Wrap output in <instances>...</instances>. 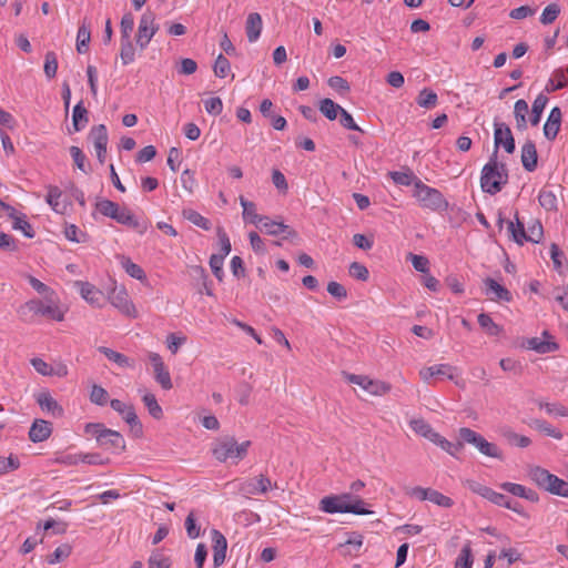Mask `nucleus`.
Returning <instances> with one entry per match:
<instances>
[{
  "label": "nucleus",
  "mask_w": 568,
  "mask_h": 568,
  "mask_svg": "<svg viewBox=\"0 0 568 568\" xmlns=\"http://www.w3.org/2000/svg\"><path fill=\"white\" fill-rule=\"evenodd\" d=\"M366 503L352 493L328 495L320 500V510L326 514H354L369 515L373 511L366 507Z\"/></svg>",
  "instance_id": "obj_1"
},
{
  "label": "nucleus",
  "mask_w": 568,
  "mask_h": 568,
  "mask_svg": "<svg viewBox=\"0 0 568 568\" xmlns=\"http://www.w3.org/2000/svg\"><path fill=\"white\" fill-rule=\"evenodd\" d=\"M508 183V170L505 163L497 161V151H494L489 161L481 169V190L490 195L501 191Z\"/></svg>",
  "instance_id": "obj_2"
},
{
  "label": "nucleus",
  "mask_w": 568,
  "mask_h": 568,
  "mask_svg": "<svg viewBox=\"0 0 568 568\" xmlns=\"http://www.w3.org/2000/svg\"><path fill=\"white\" fill-rule=\"evenodd\" d=\"M84 433L95 438L98 445L104 449L120 454L125 449L123 436L113 429L106 428L102 423H88Z\"/></svg>",
  "instance_id": "obj_3"
},
{
  "label": "nucleus",
  "mask_w": 568,
  "mask_h": 568,
  "mask_svg": "<svg viewBox=\"0 0 568 568\" xmlns=\"http://www.w3.org/2000/svg\"><path fill=\"white\" fill-rule=\"evenodd\" d=\"M528 477L545 491L552 495L568 497V481L549 473L540 466H531L528 469Z\"/></svg>",
  "instance_id": "obj_4"
},
{
  "label": "nucleus",
  "mask_w": 568,
  "mask_h": 568,
  "mask_svg": "<svg viewBox=\"0 0 568 568\" xmlns=\"http://www.w3.org/2000/svg\"><path fill=\"white\" fill-rule=\"evenodd\" d=\"M250 446V440L237 444L234 437H225L213 445L212 454L215 459L221 463H224L227 459L241 460L246 456Z\"/></svg>",
  "instance_id": "obj_5"
},
{
  "label": "nucleus",
  "mask_w": 568,
  "mask_h": 568,
  "mask_svg": "<svg viewBox=\"0 0 568 568\" xmlns=\"http://www.w3.org/2000/svg\"><path fill=\"white\" fill-rule=\"evenodd\" d=\"M413 196L417 199L419 205L424 209L430 211H446L448 209V202L443 193L422 181L416 182V190H414Z\"/></svg>",
  "instance_id": "obj_6"
},
{
  "label": "nucleus",
  "mask_w": 568,
  "mask_h": 568,
  "mask_svg": "<svg viewBox=\"0 0 568 568\" xmlns=\"http://www.w3.org/2000/svg\"><path fill=\"white\" fill-rule=\"evenodd\" d=\"M458 436L463 443L473 445L480 454L487 457L503 459V452L500 448L496 444L488 442L484 436L475 430L468 427H462L458 430Z\"/></svg>",
  "instance_id": "obj_7"
},
{
  "label": "nucleus",
  "mask_w": 568,
  "mask_h": 568,
  "mask_svg": "<svg viewBox=\"0 0 568 568\" xmlns=\"http://www.w3.org/2000/svg\"><path fill=\"white\" fill-rule=\"evenodd\" d=\"M342 376L351 384L358 385L364 390L369 393L371 395L382 396L387 394L390 390V385L388 383L372 379L366 375H356L353 373H348L343 371Z\"/></svg>",
  "instance_id": "obj_8"
},
{
  "label": "nucleus",
  "mask_w": 568,
  "mask_h": 568,
  "mask_svg": "<svg viewBox=\"0 0 568 568\" xmlns=\"http://www.w3.org/2000/svg\"><path fill=\"white\" fill-rule=\"evenodd\" d=\"M158 30L159 26L155 24V14L152 11H145L139 21L135 39L141 50L148 47Z\"/></svg>",
  "instance_id": "obj_9"
},
{
  "label": "nucleus",
  "mask_w": 568,
  "mask_h": 568,
  "mask_svg": "<svg viewBox=\"0 0 568 568\" xmlns=\"http://www.w3.org/2000/svg\"><path fill=\"white\" fill-rule=\"evenodd\" d=\"M110 406L113 410L119 413L125 423L130 426L131 430L138 435L142 434V424L135 413L133 405L125 404L120 399H111Z\"/></svg>",
  "instance_id": "obj_10"
},
{
  "label": "nucleus",
  "mask_w": 568,
  "mask_h": 568,
  "mask_svg": "<svg viewBox=\"0 0 568 568\" xmlns=\"http://www.w3.org/2000/svg\"><path fill=\"white\" fill-rule=\"evenodd\" d=\"M494 144L495 150L498 152V148L503 146L504 150L511 154L515 152L516 144L510 128L504 122L494 123Z\"/></svg>",
  "instance_id": "obj_11"
},
{
  "label": "nucleus",
  "mask_w": 568,
  "mask_h": 568,
  "mask_svg": "<svg viewBox=\"0 0 568 568\" xmlns=\"http://www.w3.org/2000/svg\"><path fill=\"white\" fill-rule=\"evenodd\" d=\"M109 300L111 304L118 308L123 315L128 317H136V308L132 301L129 297L126 290L122 287H114L110 295Z\"/></svg>",
  "instance_id": "obj_12"
},
{
  "label": "nucleus",
  "mask_w": 568,
  "mask_h": 568,
  "mask_svg": "<svg viewBox=\"0 0 568 568\" xmlns=\"http://www.w3.org/2000/svg\"><path fill=\"white\" fill-rule=\"evenodd\" d=\"M24 307L34 315L47 316L51 320L61 322L64 318V313L55 304H44L40 300H31L24 304Z\"/></svg>",
  "instance_id": "obj_13"
},
{
  "label": "nucleus",
  "mask_w": 568,
  "mask_h": 568,
  "mask_svg": "<svg viewBox=\"0 0 568 568\" xmlns=\"http://www.w3.org/2000/svg\"><path fill=\"white\" fill-rule=\"evenodd\" d=\"M90 138L93 141V145L97 152L98 161L103 164L106 159V145L109 142L108 130L104 124L92 126L90 131Z\"/></svg>",
  "instance_id": "obj_14"
},
{
  "label": "nucleus",
  "mask_w": 568,
  "mask_h": 568,
  "mask_svg": "<svg viewBox=\"0 0 568 568\" xmlns=\"http://www.w3.org/2000/svg\"><path fill=\"white\" fill-rule=\"evenodd\" d=\"M272 484L268 477L260 475L258 477L250 478L242 481L239 486V491L248 497L251 495L265 494Z\"/></svg>",
  "instance_id": "obj_15"
},
{
  "label": "nucleus",
  "mask_w": 568,
  "mask_h": 568,
  "mask_svg": "<svg viewBox=\"0 0 568 568\" xmlns=\"http://www.w3.org/2000/svg\"><path fill=\"white\" fill-rule=\"evenodd\" d=\"M526 347L539 354H547L556 352L559 345L552 341V336L547 332H542V337H531L526 342Z\"/></svg>",
  "instance_id": "obj_16"
},
{
  "label": "nucleus",
  "mask_w": 568,
  "mask_h": 568,
  "mask_svg": "<svg viewBox=\"0 0 568 568\" xmlns=\"http://www.w3.org/2000/svg\"><path fill=\"white\" fill-rule=\"evenodd\" d=\"M485 284V294L488 296L490 301L494 302H510L513 300L511 293L503 285H500L497 281L491 277H487L484 280Z\"/></svg>",
  "instance_id": "obj_17"
},
{
  "label": "nucleus",
  "mask_w": 568,
  "mask_h": 568,
  "mask_svg": "<svg viewBox=\"0 0 568 568\" xmlns=\"http://www.w3.org/2000/svg\"><path fill=\"white\" fill-rule=\"evenodd\" d=\"M74 285L79 288L80 295L92 306H101L104 296L103 293L93 284L83 281H77Z\"/></svg>",
  "instance_id": "obj_18"
},
{
  "label": "nucleus",
  "mask_w": 568,
  "mask_h": 568,
  "mask_svg": "<svg viewBox=\"0 0 568 568\" xmlns=\"http://www.w3.org/2000/svg\"><path fill=\"white\" fill-rule=\"evenodd\" d=\"M212 541H213V565L214 567H220L223 565L226 557L227 549V540L224 535L216 530H212Z\"/></svg>",
  "instance_id": "obj_19"
},
{
  "label": "nucleus",
  "mask_w": 568,
  "mask_h": 568,
  "mask_svg": "<svg viewBox=\"0 0 568 568\" xmlns=\"http://www.w3.org/2000/svg\"><path fill=\"white\" fill-rule=\"evenodd\" d=\"M36 400L40 408L51 414L53 417H62L64 410L62 406L51 396L49 392H40L36 395Z\"/></svg>",
  "instance_id": "obj_20"
},
{
  "label": "nucleus",
  "mask_w": 568,
  "mask_h": 568,
  "mask_svg": "<svg viewBox=\"0 0 568 568\" xmlns=\"http://www.w3.org/2000/svg\"><path fill=\"white\" fill-rule=\"evenodd\" d=\"M52 434V425L44 419H36L29 429V439L32 443L47 440Z\"/></svg>",
  "instance_id": "obj_21"
},
{
  "label": "nucleus",
  "mask_w": 568,
  "mask_h": 568,
  "mask_svg": "<svg viewBox=\"0 0 568 568\" xmlns=\"http://www.w3.org/2000/svg\"><path fill=\"white\" fill-rule=\"evenodd\" d=\"M521 163L527 172H534L538 164V153L536 144L531 140H527L521 146Z\"/></svg>",
  "instance_id": "obj_22"
},
{
  "label": "nucleus",
  "mask_w": 568,
  "mask_h": 568,
  "mask_svg": "<svg viewBox=\"0 0 568 568\" xmlns=\"http://www.w3.org/2000/svg\"><path fill=\"white\" fill-rule=\"evenodd\" d=\"M114 221L136 230L140 234H144L148 231V223L138 221L126 207L118 210V219H114Z\"/></svg>",
  "instance_id": "obj_23"
},
{
  "label": "nucleus",
  "mask_w": 568,
  "mask_h": 568,
  "mask_svg": "<svg viewBox=\"0 0 568 568\" xmlns=\"http://www.w3.org/2000/svg\"><path fill=\"white\" fill-rule=\"evenodd\" d=\"M263 29L262 17L257 12H252L247 16L245 22V32L248 42H256L261 36Z\"/></svg>",
  "instance_id": "obj_24"
},
{
  "label": "nucleus",
  "mask_w": 568,
  "mask_h": 568,
  "mask_svg": "<svg viewBox=\"0 0 568 568\" xmlns=\"http://www.w3.org/2000/svg\"><path fill=\"white\" fill-rule=\"evenodd\" d=\"M568 70L562 68L554 70L550 79L546 83L545 91L547 93L555 92L557 90L564 89L568 84Z\"/></svg>",
  "instance_id": "obj_25"
},
{
  "label": "nucleus",
  "mask_w": 568,
  "mask_h": 568,
  "mask_svg": "<svg viewBox=\"0 0 568 568\" xmlns=\"http://www.w3.org/2000/svg\"><path fill=\"white\" fill-rule=\"evenodd\" d=\"M453 371H454L453 366H450L448 364H439V365L425 367L419 372V374H420V377L425 382H428L434 376H446L449 379H453L454 378Z\"/></svg>",
  "instance_id": "obj_26"
},
{
  "label": "nucleus",
  "mask_w": 568,
  "mask_h": 568,
  "mask_svg": "<svg viewBox=\"0 0 568 568\" xmlns=\"http://www.w3.org/2000/svg\"><path fill=\"white\" fill-rule=\"evenodd\" d=\"M388 175L395 184L404 186L413 184L414 190H416V182L420 181L408 168L405 171H390Z\"/></svg>",
  "instance_id": "obj_27"
},
{
  "label": "nucleus",
  "mask_w": 568,
  "mask_h": 568,
  "mask_svg": "<svg viewBox=\"0 0 568 568\" xmlns=\"http://www.w3.org/2000/svg\"><path fill=\"white\" fill-rule=\"evenodd\" d=\"M98 351L102 353L109 361L116 364L119 367L125 368L134 366V362L132 359H130L122 353L113 351L112 348L100 346Z\"/></svg>",
  "instance_id": "obj_28"
},
{
  "label": "nucleus",
  "mask_w": 568,
  "mask_h": 568,
  "mask_svg": "<svg viewBox=\"0 0 568 568\" xmlns=\"http://www.w3.org/2000/svg\"><path fill=\"white\" fill-rule=\"evenodd\" d=\"M89 122L88 110L85 109L83 101L78 102L72 112V125L74 132H79L85 128Z\"/></svg>",
  "instance_id": "obj_29"
},
{
  "label": "nucleus",
  "mask_w": 568,
  "mask_h": 568,
  "mask_svg": "<svg viewBox=\"0 0 568 568\" xmlns=\"http://www.w3.org/2000/svg\"><path fill=\"white\" fill-rule=\"evenodd\" d=\"M240 204L243 207V219L252 224L257 225L263 221L264 215H260L256 213L255 203L246 200L244 196H240Z\"/></svg>",
  "instance_id": "obj_30"
},
{
  "label": "nucleus",
  "mask_w": 568,
  "mask_h": 568,
  "mask_svg": "<svg viewBox=\"0 0 568 568\" xmlns=\"http://www.w3.org/2000/svg\"><path fill=\"white\" fill-rule=\"evenodd\" d=\"M182 216L185 220H187L189 222H191L192 224H194L205 231H209L212 227L211 221L209 219L204 217L203 215H201L197 211H195L193 209H184L182 211Z\"/></svg>",
  "instance_id": "obj_31"
},
{
  "label": "nucleus",
  "mask_w": 568,
  "mask_h": 568,
  "mask_svg": "<svg viewBox=\"0 0 568 568\" xmlns=\"http://www.w3.org/2000/svg\"><path fill=\"white\" fill-rule=\"evenodd\" d=\"M548 97L544 93H539L536 99L532 102L531 108V115H530V123L531 125H537L540 122L541 114L544 112V109L546 108L548 103Z\"/></svg>",
  "instance_id": "obj_32"
},
{
  "label": "nucleus",
  "mask_w": 568,
  "mask_h": 568,
  "mask_svg": "<svg viewBox=\"0 0 568 568\" xmlns=\"http://www.w3.org/2000/svg\"><path fill=\"white\" fill-rule=\"evenodd\" d=\"M508 231L510 233V237L514 242L519 245H523L525 242H528V236L526 235L525 225L519 221L516 215V223L508 221Z\"/></svg>",
  "instance_id": "obj_33"
},
{
  "label": "nucleus",
  "mask_w": 568,
  "mask_h": 568,
  "mask_svg": "<svg viewBox=\"0 0 568 568\" xmlns=\"http://www.w3.org/2000/svg\"><path fill=\"white\" fill-rule=\"evenodd\" d=\"M343 108L335 103L332 99L325 98L320 102V111L321 113L327 118L329 121H334L337 119V115L342 112Z\"/></svg>",
  "instance_id": "obj_34"
},
{
  "label": "nucleus",
  "mask_w": 568,
  "mask_h": 568,
  "mask_svg": "<svg viewBox=\"0 0 568 568\" xmlns=\"http://www.w3.org/2000/svg\"><path fill=\"white\" fill-rule=\"evenodd\" d=\"M437 102H438V97H437L436 92H434L433 90H430L428 88H424L423 90H420L416 98V103L420 108H424L427 110L435 108L437 105Z\"/></svg>",
  "instance_id": "obj_35"
},
{
  "label": "nucleus",
  "mask_w": 568,
  "mask_h": 568,
  "mask_svg": "<svg viewBox=\"0 0 568 568\" xmlns=\"http://www.w3.org/2000/svg\"><path fill=\"white\" fill-rule=\"evenodd\" d=\"M120 205L111 200L102 199L95 203V210L103 216L112 220L118 219Z\"/></svg>",
  "instance_id": "obj_36"
},
{
  "label": "nucleus",
  "mask_w": 568,
  "mask_h": 568,
  "mask_svg": "<svg viewBox=\"0 0 568 568\" xmlns=\"http://www.w3.org/2000/svg\"><path fill=\"white\" fill-rule=\"evenodd\" d=\"M91 40L90 27L87 26L85 21L79 27L77 33V51L84 53L88 51L89 42Z\"/></svg>",
  "instance_id": "obj_37"
},
{
  "label": "nucleus",
  "mask_w": 568,
  "mask_h": 568,
  "mask_svg": "<svg viewBox=\"0 0 568 568\" xmlns=\"http://www.w3.org/2000/svg\"><path fill=\"white\" fill-rule=\"evenodd\" d=\"M121 265L131 277L141 282L146 280V275L143 268L140 265L133 263L129 257L121 256Z\"/></svg>",
  "instance_id": "obj_38"
},
{
  "label": "nucleus",
  "mask_w": 568,
  "mask_h": 568,
  "mask_svg": "<svg viewBox=\"0 0 568 568\" xmlns=\"http://www.w3.org/2000/svg\"><path fill=\"white\" fill-rule=\"evenodd\" d=\"M70 154L73 159L74 165L82 171L83 173L88 174L91 172V166L87 162V155L83 153V151L75 145L70 146L69 149Z\"/></svg>",
  "instance_id": "obj_39"
},
{
  "label": "nucleus",
  "mask_w": 568,
  "mask_h": 568,
  "mask_svg": "<svg viewBox=\"0 0 568 568\" xmlns=\"http://www.w3.org/2000/svg\"><path fill=\"white\" fill-rule=\"evenodd\" d=\"M536 403L539 408H544L550 416L568 417V408L560 403H547L544 400H537Z\"/></svg>",
  "instance_id": "obj_40"
},
{
  "label": "nucleus",
  "mask_w": 568,
  "mask_h": 568,
  "mask_svg": "<svg viewBox=\"0 0 568 568\" xmlns=\"http://www.w3.org/2000/svg\"><path fill=\"white\" fill-rule=\"evenodd\" d=\"M142 402L148 408L149 414L155 418L161 419L163 417L162 407L159 405L156 397L152 393H145L142 397Z\"/></svg>",
  "instance_id": "obj_41"
},
{
  "label": "nucleus",
  "mask_w": 568,
  "mask_h": 568,
  "mask_svg": "<svg viewBox=\"0 0 568 568\" xmlns=\"http://www.w3.org/2000/svg\"><path fill=\"white\" fill-rule=\"evenodd\" d=\"M262 219H263V221H261V223H258L256 225L262 232H264L268 235H274V236L282 234V231H283L282 222L273 221L268 216H265V215Z\"/></svg>",
  "instance_id": "obj_42"
},
{
  "label": "nucleus",
  "mask_w": 568,
  "mask_h": 568,
  "mask_svg": "<svg viewBox=\"0 0 568 568\" xmlns=\"http://www.w3.org/2000/svg\"><path fill=\"white\" fill-rule=\"evenodd\" d=\"M473 567V552L471 544L468 540L462 548L456 562L455 568H471Z\"/></svg>",
  "instance_id": "obj_43"
},
{
  "label": "nucleus",
  "mask_w": 568,
  "mask_h": 568,
  "mask_svg": "<svg viewBox=\"0 0 568 568\" xmlns=\"http://www.w3.org/2000/svg\"><path fill=\"white\" fill-rule=\"evenodd\" d=\"M539 204L547 211H556L557 210V196L550 191L542 189L538 195Z\"/></svg>",
  "instance_id": "obj_44"
},
{
  "label": "nucleus",
  "mask_w": 568,
  "mask_h": 568,
  "mask_svg": "<svg viewBox=\"0 0 568 568\" xmlns=\"http://www.w3.org/2000/svg\"><path fill=\"white\" fill-rule=\"evenodd\" d=\"M477 321L480 327L491 336H497L501 332V327L497 325L488 314L480 313Z\"/></svg>",
  "instance_id": "obj_45"
},
{
  "label": "nucleus",
  "mask_w": 568,
  "mask_h": 568,
  "mask_svg": "<svg viewBox=\"0 0 568 568\" xmlns=\"http://www.w3.org/2000/svg\"><path fill=\"white\" fill-rule=\"evenodd\" d=\"M120 58L123 65L132 63L135 59V49L131 39L121 40Z\"/></svg>",
  "instance_id": "obj_46"
},
{
  "label": "nucleus",
  "mask_w": 568,
  "mask_h": 568,
  "mask_svg": "<svg viewBox=\"0 0 568 568\" xmlns=\"http://www.w3.org/2000/svg\"><path fill=\"white\" fill-rule=\"evenodd\" d=\"M504 437L506 438L507 443L511 446L526 448L531 444V440L529 437L519 435L510 429L504 432Z\"/></svg>",
  "instance_id": "obj_47"
},
{
  "label": "nucleus",
  "mask_w": 568,
  "mask_h": 568,
  "mask_svg": "<svg viewBox=\"0 0 568 568\" xmlns=\"http://www.w3.org/2000/svg\"><path fill=\"white\" fill-rule=\"evenodd\" d=\"M154 371V378L161 385V387L165 390H169L173 387L171 375L165 365L156 367Z\"/></svg>",
  "instance_id": "obj_48"
},
{
  "label": "nucleus",
  "mask_w": 568,
  "mask_h": 568,
  "mask_svg": "<svg viewBox=\"0 0 568 568\" xmlns=\"http://www.w3.org/2000/svg\"><path fill=\"white\" fill-rule=\"evenodd\" d=\"M58 70V59L53 51H48L44 57L43 71L48 79H53Z\"/></svg>",
  "instance_id": "obj_49"
},
{
  "label": "nucleus",
  "mask_w": 568,
  "mask_h": 568,
  "mask_svg": "<svg viewBox=\"0 0 568 568\" xmlns=\"http://www.w3.org/2000/svg\"><path fill=\"white\" fill-rule=\"evenodd\" d=\"M526 235L528 236V242L539 243L544 236L542 224L539 220H532L528 225V230L526 231Z\"/></svg>",
  "instance_id": "obj_50"
},
{
  "label": "nucleus",
  "mask_w": 568,
  "mask_h": 568,
  "mask_svg": "<svg viewBox=\"0 0 568 568\" xmlns=\"http://www.w3.org/2000/svg\"><path fill=\"white\" fill-rule=\"evenodd\" d=\"M532 425L535 426L536 429H538L539 432L546 434L547 436H550V437L556 438V439H561L562 438V433L560 430L556 429L555 427H552L546 420L535 419L532 422Z\"/></svg>",
  "instance_id": "obj_51"
},
{
  "label": "nucleus",
  "mask_w": 568,
  "mask_h": 568,
  "mask_svg": "<svg viewBox=\"0 0 568 568\" xmlns=\"http://www.w3.org/2000/svg\"><path fill=\"white\" fill-rule=\"evenodd\" d=\"M61 195H62V192L58 186L50 185L48 187V194H47V199H45L47 203L57 213H62V209L60 207V203H59Z\"/></svg>",
  "instance_id": "obj_52"
},
{
  "label": "nucleus",
  "mask_w": 568,
  "mask_h": 568,
  "mask_svg": "<svg viewBox=\"0 0 568 568\" xmlns=\"http://www.w3.org/2000/svg\"><path fill=\"white\" fill-rule=\"evenodd\" d=\"M109 393L100 385H93L90 393L91 403L98 406H104L108 403Z\"/></svg>",
  "instance_id": "obj_53"
},
{
  "label": "nucleus",
  "mask_w": 568,
  "mask_h": 568,
  "mask_svg": "<svg viewBox=\"0 0 568 568\" xmlns=\"http://www.w3.org/2000/svg\"><path fill=\"white\" fill-rule=\"evenodd\" d=\"M327 84L331 89L335 90L341 95H345L351 91L348 82L339 75L331 77L327 80Z\"/></svg>",
  "instance_id": "obj_54"
},
{
  "label": "nucleus",
  "mask_w": 568,
  "mask_h": 568,
  "mask_svg": "<svg viewBox=\"0 0 568 568\" xmlns=\"http://www.w3.org/2000/svg\"><path fill=\"white\" fill-rule=\"evenodd\" d=\"M13 229L19 230L23 233V235L28 239H33L36 233L32 229V225L26 220V215L17 216L13 219Z\"/></svg>",
  "instance_id": "obj_55"
},
{
  "label": "nucleus",
  "mask_w": 568,
  "mask_h": 568,
  "mask_svg": "<svg viewBox=\"0 0 568 568\" xmlns=\"http://www.w3.org/2000/svg\"><path fill=\"white\" fill-rule=\"evenodd\" d=\"M231 70L230 61L220 53L214 62L213 71L217 78H225Z\"/></svg>",
  "instance_id": "obj_56"
},
{
  "label": "nucleus",
  "mask_w": 568,
  "mask_h": 568,
  "mask_svg": "<svg viewBox=\"0 0 568 568\" xmlns=\"http://www.w3.org/2000/svg\"><path fill=\"white\" fill-rule=\"evenodd\" d=\"M70 554L71 547L68 544H63L55 548V550L50 556H48L47 561L50 565H54L68 558Z\"/></svg>",
  "instance_id": "obj_57"
},
{
  "label": "nucleus",
  "mask_w": 568,
  "mask_h": 568,
  "mask_svg": "<svg viewBox=\"0 0 568 568\" xmlns=\"http://www.w3.org/2000/svg\"><path fill=\"white\" fill-rule=\"evenodd\" d=\"M348 272L353 278H356L358 281L365 282L369 277L368 268L359 262L351 263Z\"/></svg>",
  "instance_id": "obj_58"
},
{
  "label": "nucleus",
  "mask_w": 568,
  "mask_h": 568,
  "mask_svg": "<svg viewBox=\"0 0 568 568\" xmlns=\"http://www.w3.org/2000/svg\"><path fill=\"white\" fill-rule=\"evenodd\" d=\"M64 235L65 237L71 242L77 243H85L88 240V235L80 231L77 225L70 224L67 225L64 229Z\"/></svg>",
  "instance_id": "obj_59"
},
{
  "label": "nucleus",
  "mask_w": 568,
  "mask_h": 568,
  "mask_svg": "<svg viewBox=\"0 0 568 568\" xmlns=\"http://www.w3.org/2000/svg\"><path fill=\"white\" fill-rule=\"evenodd\" d=\"M559 13L560 7L557 3H550L544 9L540 17V22L542 24H550L557 19Z\"/></svg>",
  "instance_id": "obj_60"
},
{
  "label": "nucleus",
  "mask_w": 568,
  "mask_h": 568,
  "mask_svg": "<svg viewBox=\"0 0 568 568\" xmlns=\"http://www.w3.org/2000/svg\"><path fill=\"white\" fill-rule=\"evenodd\" d=\"M120 27H121V40L131 39V32L134 27V18H133L132 13L128 12V13L123 14V17L121 19Z\"/></svg>",
  "instance_id": "obj_61"
},
{
  "label": "nucleus",
  "mask_w": 568,
  "mask_h": 568,
  "mask_svg": "<svg viewBox=\"0 0 568 568\" xmlns=\"http://www.w3.org/2000/svg\"><path fill=\"white\" fill-rule=\"evenodd\" d=\"M428 500L444 508H450L454 505V501L450 497L445 496L438 490L432 488L429 491Z\"/></svg>",
  "instance_id": "obj_62"
},
{
  "label": "nucleus",
  "mask_w": 568,
  "mask_h": 568,
  "mask_svg": "<svg viewBox=\"0 0 568 568\" xmlns=\"http://www.w3.org/2000/svg\"><path fill=\"white\" fill-rule=\"evenodd\" d=\"M407 258L410 260V262L416 271L424 273V274L428 273L429 261L426 256L409 253Z\"/></svg>",
  "instance_id": "obj_63"
},
{
  "label": "nucleus",
  "mask_w": 568,
  "mask_h": 568,
  "mask_svg": "<svg viewBox=\"0 0 568 568\" xmlns=\"http://www.w3.org/2000/svg\"><path fill=\"white\" fill-rule=\"evenodd\" d=\"M149 568H170L171 559L160 552H154L149 558Z\"/></svg>",
  "instance_id": "obj_64"
}]
</instances>
